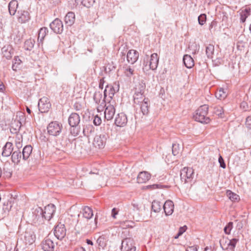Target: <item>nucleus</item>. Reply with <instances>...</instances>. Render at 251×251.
<instances>
[{
  "label": "nucleus",
  "instance_id": "obj_1",
  "mask_svg": "<svg viewBox=\"0 0 251 251\" xmlns=\"http://www.w3.org/2000/svg\"><path fill=\"white\" fill-rule=\"evenodd\" d=\"M208 105L204 104L201 106L196 111L194 115L195 120L199 122L207 124L210 122V119L207 116L208 113Z\"/></svg>",
  "mask_w": 251,
  "mask_h": 251
},
{
  "label": "nucleus",
  "instance_id": "obj_2",
  "mask_svg": "<svg viewBox=\"0 0 251 251\" xmlns=\"http://www.w3.org/2000/svg\"><path fill=\"white\" fill-rule=\"evenodd\" d=\"M194 176V170L192 168L184 167L180 171V179L184 183H191Z\"/></svg>",
  "mask_w": 251,
  "mask_h": 251
},
{
  "label": "nucleus",
  "instance_id": "obj_3",
  "mask_svg": "<svg viewBox=\"0 0 251 251\" xmlns=\"http://www.w3.org/2000/svg\"><path fill=\"white\" fill-rule=\"evenodd\" d=\"M31 221L35 225L42 224L44 223L45 219L43 216V210L38 207L35 208L30 216Z\"/></svg>",
  "mask_w": 251,
  "mask_h": 251
},
{
  "label": "nucleus",
  "instance_id": "obj_4",
  "mask_svg": "<svg viewBox=\"0 0 251 251\" xmlns=\"http://www.w3.org/2000/svg\"><path fill=\"white\" fill-rule=\"evenodd\" d=\"M62 126L57 121L50 122L48 127V132L50 135L56 136L58 135L61 131Z\"/></svg>",
  "mask_w": 251,
  "mask_h": 251
},
{
  "label": "nucleus",
  "instance_id": "obj_5",
  "mask_svg": "<svg viewBox=\"0 0 251 251\" xmlns=\"http://www.w3.org/2000/svg\"><path fill=\"white\" fill-rule=\"evenodd\" d=\"M107 138V135L105 133L96 135L93 140V146L99 149L103 148L105 145Z\"/></svg>",
  "mask_w": 251,
  "mask_h": 251
},
{
  "label": "nucleus",
  "instance_id": "obj_6",
  "mask_svg": "<svg viewBox=\"0 0 251 251\" xmlns=\"http://www.w3.org/2000/svg\"><path fill=\"white\" fill-rule=\"evenodd\" d=\"M121 250L122 251H135L133 240L130 238L124 239L122 242Z\"/></svg>",
  "mask_w": 251,
  "mask_h": 251
},
{
  "label": "nucleus",
  "instance_id": "obj_7",
  "mask_svg": "<svg viewBox=\"0 0 251 251\" xmlns=\"http://www.w3.org/2000/svg\"><path fill=\"white\" fill-rule=\"evenodd\" d=\"M38 106L41 113H46L50 109L51 104L48 98L43 97L39 100Z\"/></svg>",
  "mask_w": 251,
  "mask_h": 251
},
{
  "label": "nucleus",
  "instance_id": "obj_8",
  "mask_svg": "<svg viewBox=\"0 0 251 251\" xmlns=\"http://www.w3.org/2000/svg\"><path fill=\"white\" fill-rule=\"evenodd\" d=\"M50 28L54 32L60 34L63 30V25L62 21L58 18L55 19L50 24Z\"/></svg>",
  "mask_w": 251,
  "mask_h": 251
},
{
  "label": "nucleus",
  "instance_id": "obj_9",
  "mask_svg": "<svg viewBox=\"0 0 251 251\" xmlns=\"http://www.w3.org/2000/svg\"><path fill=\"white\" fill-rule=\"evenodd\" d=\"M55 211V207L54 204L50 203L45 206L43 210V216L45 220H50Z\"/></svg>",
  "mask_w": 251,
  "mask_h": 251
},
{
  "label": "nucleus",
  "instance_id": "obj_10",
  "mask_svg": "<svg viewBox=\"0 0 251 251\" xmlns=\"http://www.w3.org/2000/svg\"><path fill=\"white\" fill-rule=\"evenodd\" d=\"M54 235L59 240L62 239L66 235V229L63 224L57 225L54 229Z\"/></svg>",
  "mask_w": 251,
  "mask_h": 251
},
{
  "label": "nucleus",
  "instance_id": "obj_11",
  "mask_svg": "<svg viewBox=\"0 0 251 251\" xmlns=\"http://www.w3.org/2000/svg\"><path fill=\"white\" fill-rule=\"evenodd\" d=\"M41 246L44 251H53L55 248V244L48 237L42 241Z\"/></svg>",
  "mask_w": 251,
  "mask_h": 251
},
{
  "label": "nucleus",
  "instance_id": "obj_12",
  "mask_svg": "<svg viewBox=\"0 0 251 251\" xmlns=\"http://www.w3.org/2000/svg\"><path fill=\"white\" fill-rule=\"evenodd\" d=\"M127 122L126 115L124 113H119L116 117L115 120V125L120 127L125 126Z\"/></svg>",
  "mask_w": 251,
  "mask_h": 251
},
{
  "label": "nucleus",
  "instance_id": "obj_13",
  "mask_svg": "<svg viewBox=\"0 0 251 251\" xmlns=\"http://www.w3.org/2000/svg\"><path fill=\"white\" fill-rule=\"evenodd\" d=\"M29 13L25 10H18L17 12V19L19 23H25L30 19Z\"/></svg>",
  "mask_w": 251,
  "mask_h": 251
},
{
  "label": "nucleus",
  "instance_id": "obj_14",
  "mask_svg": "<svg viewBox=\"0 0 251 251\" xmlns=\"http://www.w3.org/2000/svg\"><path fill=\"white\" fill-rule=\"evenodd\" d=\"M106 106L104 111V117L105 118L109 121L113 119L115 114V108L113 105L108 104L107 105H105Z\"/></svg>",
  "mask_w": 251,
  "mask_h": 251
},
{
  "label": "nucleus",
  "instance_id": "obj_15",
  "mask_svg": "<svg viewBox=\"0 0 251 251\" xmlns=\"http://www.w3.org/2000/svg\"><path fill=\"white\" fill-rule=\"evenodd\" d=\"M139 57V53L134 50H129L126 54V59L128 63L133 64L135 63Z\"/></svg>",
  "mask_w": 251,
  "mask_h": 251
},
{
  "label": "nucleus",
  "instance_id": "obj_16",
  "mask_svg": "<svg viewBox=\"0 0 251 251\" xmlns=\"http://www.w3.org/2000/svg\"><path fill=\"white\" fill-rule=\"evenodd\" d=\"M1 53L6 59H10L14 53V50L11 45H6L1 49Z\"/></svg>",
  "mask_w": 251,
  "mask_h": 251
},
{
  "label": "nucleus",
  "instance_id": "obj_17",
  "mask_svg": "<svg viewBox=\"0 0 251 251\" xmlns=\"http://www.w3.org/2000/svg\"><path fill=\"white\" fill-rule=\"evenodd\" d=\"M159 62V57L157 53H154L151 55L149 61V69L155 70L157 68Z\"/></svg>",
  "mask_w": 251,
  "mask_h": 251
},
{
  "label": "nucleus",
  "instance_id": "obj_18",
  "mask_svg": "<svg viewBox=\"0 0 251 251\" xmlns=\"http://www.w3.org/2000/svg\"><path fill=\"white\" fill-rule=\"evenodd\" d=\"M163 209L165 214L167 216L172 215L174 209V204L173 202L171 200L166 201L163 205Z\"/></svg>",
  "mask_w": 251,
  "mask_h": 251
},
{
  "label": "nucleus",
  "instance_id": "obj_19",
  "mask_svg": "<svg viewBox=\"0 0 251 251\" xmlns=\"http://www.w3.org/2000/svg\"><path fill=\"white\" fill-rule=\"evenodd\" d=\"M68 122L70 126H76L80 122V117L77 113H72L68 119Z\"/></svg>",
  "mask_w": 251,
  "mask_h": 251
},
{
  "label": "nucleus",
  "instance_id": "obj_20",
  "mask_svg": "<svg viewBox=\"0 0 251 251\" xmlns=\"http://www.w3.org/2000/svg\"><path fill=\"white\" fill-rule=\"evenodd\" d=\"M13 144L11 142H7L3 147L2 155L5 157L9 156L13 151Z\"/></svg>",
  "mask_w": 251,
  "mask_h": 251
},
{
  "label": "nucleus",
  "instance_id": "obj_21",
  "mask_svg": "<svg viewBox=\"0 0 251 251\" xmlns=\"http://www.w3.org/2000/svg\"><path fill=\"white\" fill-rule=\"evenodd\" d=\"M151 177L150 174L147 172H140L137 177V180L139 183H143L147 182Z\"/></svg>",
  "mask_w": 251,
  "mask_h": 251
},
{
  "label": "nucleus",
  "instance_id": "obj_22",
  "mask_svg": "<svg viewBox=\"0 0 251 251\" xmlns=\"http://www.w3.org/2000/svg\"><path fill=\"white\" fill-rule=\"evenodd\" d=\"M75 19V13L73 12H69L64 18L65 24L68 26H71L74 24Z\"/></svg>",
  "mask_w": 251,
  "mask_h": 251
},
{
  "label": "nucleus",
  "instance_id": "obj_23",
  "mask_svg": "<svg viewBox=\"0 0 251 251\" xmlns=\"http://www.w3.org/2000/svg\"><path fill=\"white\" fill-rule=\"evenodd\" d=\"M148 98H145L143 94L141 92H135L133 96L134 103L136 104H139L141 102L147 100Z\"/></svg>",
  "mask_w": 251,
  "mask_h": 251
},
{
  "label": "nucleus",
  "instance_id": "obj_24",
  "mask_svg": "<svg viewBox=\"0 0 251 251\" xmlns=\"http://www.w3.org/2000/svg\"><path fill=\"white\" fill-rule=\"evenodd\" d=\"M119 90L118 87L117 88V89H115L113 86L107 85L105 87V89L104 91V99L108 95L109 98H112L114 95L116 91H118Z\"/></svg>",
  "mask_w": 251,
  "mask_h": 251
},
{
  "label": "nucleus",
  "instance_id": "obj_25",
  "mask_svg": "<svg viewBox=\"0 0 251 251\" xmlns=\"http://www.w3.org/2000/svg\"><path fill=\"white\" fill-rule=\"evenodd\" d=\"M140 110L143 115H147L149 112L150 100L149 99L147 100H145L140 104Z\"/></svg>",
  "mask_w": 251,
  "mask_h": 251
},
{
  "label": "nucleus",
  "instance_id": "obj_26",
  "mask_svg": "<svg viewBox=\"0 0 251 251\" xmlns=\"http://www.w3.org/2000/svg\"><path fill=\"white\" fill-rule=\"evenodd\" d=\"M83 217L86 220H90L93 217L92 209L88 206H85L82 210Z\"/></svg>",
  "mask_w": 251,
  "mask_h": 251
},
{
  "label": "nucleus",
  "instance_id": "obj_27",
  "mask_svg": "<svg viewBox=\"0 0 251 251\" xmlns=\"http://www.w3.org/2000/svg\"><path fill=\"white\" fill-rule=\"evenodd\" d=\"M183 61L185 66L187 68H191L194 65V60L189 55H184L183 56Z\"/></svg>",
  "mask_w": 251,
  "mask_h": 251
},
{
  "label": "nucleus",
  "instance_id": "obj_28",
  "mask_svg": "<svg viewBox=\"0 0 251 251\" xmlns=\"http://www.w3.org/2000/svg\"><path fill=\"white\" fill-rule=\"evenodd\" d=\"M32 151V147L30 145L25 146L23 149L22 157L25 160L27 159Z\"/></svg>",
  "mask_w": 251,
  "mask_h": 251
},
{
  "label": "nucleus",
  "instance_id": "obj_29",
  "mask_svg": "<svg viewBox=\"0 0 251 251\" xmlns=\"http://www.w3.org/2000/svg\"><path fill=\"white\" fill-rule=\"evenodd\" d=\"M18 6V3L17 0H13L11 1L8 5V9L11 15H14Z\"/></svg>",
  "mask_w": 251,
  "mask_h": 251
},
{
  "label": "nucleus",
  "instance_id": "obj_30",
  "mask_svg": "<svg viewBox=\"0 0 251 251\" xmlns=\"http://www.w3.org/2000/svg\"><path fill=\"white\" fill-rule=\"evenodd\" d=\"M238 241V239H236V238H233L231 240H228V243H227V247L224 248V246L223 245V242L224 241V240H223L220 241L221 246L223 250L227 249L228 247H230V249L231 250H233L235 248L236 244Z\"/></svg>",
  "mask_w": 251,
  "mask_h": 251
},
{
  "label": "nucleus",
  "instance_id": "obj_31",
  "mask_svg": "<svg viewBox=\"0 0 251 251\" xmlns=\"http://www.w3.org/2000/svg\"><path fill=\"white\" fill-rule=\"evenodd\" d=\"M102 94L100 92H96L93 96V99L95 102L97 104H102L104 103V100L102 99Z\"/></svg>",
  "mask_w": 251,
  "mask_h": 251
},
{
  "label": "nucleus",
  "instance_id": "obj_32",
  "mask_svg": "<svg viewBox=\"0 0 251 251\" xmlns=\"http://www.w3.org/2000/svg\"><path fill=\"white\" fill-rule=\"evenodd\" d=\"M21 158V152L19 151H15L12 153L11 159L12 162L15 164H18L19 163Z\"/></svg>",
  "mask_w": 251,
  "mask_h": 251
},
{
  "label": "nucleus",
  "instance_id": "obj_33",
  "mask_svg": "<svg viewBox=\"0 0 251 251\" xmlns=\"http://www.w3.org/2000/svg\"><path fill=\"white\" fill-rule=\"evenodd\" d=\"M227 96L226 90L223 88H220L216 93L215 97L219 100H222L226 98Z\"/></svg>",
  "mask_w": 251,
  "mask_h": 251
},
{
  "label": "nucleus",
  "instance_id": "obj_34",
  "mask_svg": "<svg viewBox=\"0 0 251 251\" xmlns=\"http://www.w3.org/2000/svg\"><path fill=\"white\" fill-rule=\"evenodd\" d=\"M94 131V127L91 125H85L83 129V133L84 135L86 136H89Z\"/></svg>",
  "mask_w": 251,
  "mask_h": 251
},
{
  "label": "nucleus",
  "instance_id": "obj_35",
  "mask_svg": "<svg viewBox=\"0 0 251 251\" xmlns=\"http://www.w3.org/2000/svg\"><path fill=\"white\" fill-rule=\"evenodd\" d=\"M48 32L47 27H44L40 28L38 32V41L42 42Z\"/></svg>",
  "mask_w": 251,
  "mask_h": 251
},
{
  "label": "nucleus",
  "instance_id": "obj_36",
  "mask_svg": "<svg viewBox=\"0 0 251 251\" xmlns=\"http://www.w3.org/2000/svg\"><path fill=\"white\" fill-rule=\"evenodd\" d=\"M205 52L207 57L212 58L214 52V46L212 44H209L206 47Z\"/></svg>",
  "mask_w": 251,
  "mask_h": 251
},
{
  "label": "nucleus",
  "instance_id": "obj_37",
  "mask_svg": "<svg viewBox=\"0 0 251 251\" xmlns=\"http://www.w3.org/2000/svg\"><path fill=\"white\" fill-rule=\"evenodd\" d=\"M35 41L34 40L29 39L26 40L25 42L24 48L27 50H31L34 45Z\"/></svg>",
  "mask_w": 251,
  "mask_h": 251
},
{
  "label": "nucleus",
  "instance_id": "obj_38",
  "mask_svg": "<svg viewBox=\"0 0 251 251\" xmlns=\"http://www.w3.org/2000/svg\"><path fill=\"white\" fill-rule=\"evenodd\" d=\"M35 236L29 233H25V241L26 244H32L34 242Z\"/></svg>",
  "mask_w": 251,
  "mask_h": 251
},
{
  "label": "nucleus",
  "instance_id": "obj_39",
  "mask_svg": "<svg viewBox=\"0 0 251 251\" xmlns=\"http://www.w3.org/2000/svg\"><path fill=\"white\" fill-rule=\"evenodd\" d=\"M226 195L228 198L232 201H238L240 199L239 196L238 195L233 193L230 190H227Z\"/></svg>",
  "mask_w": 251,
  "mask_h": 251
},
{
  "label": "nucleus",
  "instance_id": "obj_40",
  "mask_svg": "<svg viewBox=\"0 0 251 251\" xmlns=\"http://www.w3.org/2000/svg\"><path fill=\"white\" fill-rule=\"evenodd\" d=\"M161 204L159 201H154L152 202L151 208L154 212H159L161 209Z\"/></svg>",
  "mask_w": 251,
  "mask_h": 251
},
{
  "label": "nucleus",
  "instance_id": "obj_41",
  "mask_svg": "<svg viewBox=\"0 0 251 251\" xmlns=\"http://www.w3.org/2000/svg\"><path fill=\"white\" fill-rule=\"evenodd\" d=\"M13 64L12 68L14 71H16L19 68V66L21 65L22 60L19 58V56H15L13 60Z\"/></svg>",
  "mask_w": 251,
  "mask_h": 251
},
{
  "label": "nucleus",
  "instance_id": "obj_42",
  "mask_svg": "<svg viewBox=\"0 0 251 251\" xmlns=\"http://www.w3.org/2000/svg\"><path fill=\"white\" fill-rule=\"evenodd\" d=\"M146 88V85L144 83H140L136 86L135 88V92H141L142 94L144 95Z\"/></svg>",
  "mask_w": 251,
  "mask_h": 251
},
{
  "label": "nucleus",
  "instance_id": "obj_43",
  "mask_svg": "<svg viewBox=\"0 0 251 251\" xmlns=\"http://www.w3.org/2000/svg\"><path fill=\"white\" fill-rule=\"evenodd\" d=\"M213 113L219 116H221L224 112L223 107L220 106H215L213 107Z\"/></svg>",
  "mask_w": 251,
  "mask_h": 251
},
{
  "label": "nucleus",
  "instance_id": "obj_44",
  "mask_svg": "<svg viewBox=\"0 0 251 251\" xmlns=\"http://www.w3.org/2000/svg\"><path fill=\"white\" fill-rule=\"evenodd\" d=\"M180 151V148L178 144H173L172 145V153L174 156L179 154Z\"/></svg>",
  "mask_w": 251,
  "mask_h": 251
},
{
  "label": "nucleus",
  "instance_id": "obj_45",
  "mask_svg": "<svg viewBox=\"0 0 251 251\" xmlns=\"http://www.w3.org/2000/svg\"><path fill=\"white\" fill-rule=\"evenodd\" d=\"M97 243L98 244L99 246L103 248L106 246V242L105 238L103 236H100L97 239Z\"/></svg>",
  "mask_w": 251,
  "mask_h": 251
},
{
  "label": "nucleus",
  "instance_id": "obj_46",
  "mask_svg": "<svg viewBox=\"0 0 251 251\" xmlns=\"http://www.w3.org/2000/svg\"><path fill=\"white\" fill-rule=\"evenodd\" d=\"M95 2V0H82V4L87 8L90 7L93 5Z\"/></svg>",
  "mask_w": 251,
  "mask_h": 251
},
{
  "label": "nucleus",
  "instance_id": "obj_47",
  "mask_svg": "<svg viewBox=\"0 0 251 251\" xmlns=\"http://www.w3.org/2000/svg\"><path fill=\"white\" fill-rule=\"evenodd\" d=\"M134 70L130 66L125 67V73L128 77H130L133 75Z\"/></svg>",
  "mask_w": 251,
  "mask_h": 251
},
{
  "label": "nucleus",
  "instance_id": "obj_48",
  "mask_svg": "<svg viewBox=\"0 0 251 251\" xmlns=\"http://www.w3.org/2000/svg\"><path fill=\"white\" fill-rule=\"evenodd\" d=\"M22 124L19 121H14L12 123L11 127L16 129V130H20Z\"/></svg>",
  "mask_w": 251,
  "mask_h": 251
},
{
  "label": "nucleus",
  "instance_id": "obj_49",
  "mask_svg": "<svg viewBox=\"0 0 251 251\" xmlns=\"http://www.w3.org/2000/svg\"><path fill=\"white\" fill-rule=\"evenodd\" d=\"M206 20V16L205 14H201L198 17V21L200 25H203Z\"/></svg>",
  "mask_w": 251,
  "mask_h": 251
},
{
  "label": "nucleus",
  "instance_id": "obj_50",
  "mask_svg": "<svg viewBox=\"0 0 251 251\" xmlns=\"http://www.w3.org/2000/svg\"><path fill=\"white\" fill-rule=\"evenodd\" d=\"M22 139V136L21 135H17L15 139V144L18 148L22 147L21 141Z\"/></svg>",
  "mask_w": 251,
  "mask_h": 251
},
{
  "label": "nucleus",
  "instance_id": "obj_51",
  "mask_svg": "<svg viewBox=\"0 0 251 251\" xmlns=\"http://www.w3.org/2000/svg\"><path fill=\"white\" fill-rule=\"evenodd\" d=\"M233 227V223L229 222L224 228V231L226 234H229Z\"/></svg>",
  "mask_w": 251,
  "mask_h": 251
},
{
  "label": "nucleus",
  "instance_id": "obj_52",
  "mask_svg": "<svg viewBox=\"0 0 251 251\" xmlns=\"http://www.w3.org/2000/svg\"><path fill=\"white\" fill-rule=\"evenodd\" d=\"M93 123L96 126L100 125L101 123V118L98 115L95 116L93 120Z\"/></svg>",
  "mask_w": 251,
  "mask_h": 251
},
{
  "label": "nucleus",
  "instance_id": "obj_53",
  "mask_svg": "<svg viewBox=\"0 0 251 251\" xmlns=\"http://www.w3.org/2000/svg\"><path fill=\"white\" fill-rule=\"evenodd\" d=\"M149 58L147 56L146 61L145 60V59L144 60L143 65L144 67H143V70L145 71V70H146L148 71L150 69H149Z\"/></svg>",
  "mask_w": 251,
  "mask_h": 251
},
{
  "label": "nucleus",
  "instance_id": "obj_54",
  "mask_svg": "<svg viewBox=\"0 0 251 251\" xmlns=\"http://www.w3.org/2000/svg\"><path fill=\"white\" fill-rule=\"evenodd\" d=\"M219 162L220 164V167L225 169L226 167V164L224 162V160L223 157L221 156H220L218 159Z\"/></svg>",
  "mask_w": 251,
  "mask_h": 251
},
{
  "label": "nucleus",
  "instance_id": "obj_55",
  "mask_svg": "<svg viewBox=\"0 0 251 251\" xmlns=\"http://www.w3.org/2000/svg\"><path fill=\"white\" fill-rule=\"evenodd\" d=\"M246 125L249 129H251V116H249L247 118Z\"/></svg>",
  "mask_w": 251,
  "mask_h": 251
},
{
  "label": "nucleus",
  "instance_id": "obj_56",
  "mask_svg": "<svg viewBox=\"0 0 251 251\" xmlns=\"http://www.w3.org/2000/svg\"><path fill=\"white\" fill-rule=\"evenodd\" d=\"M149 186L154 189H161V188H163L166 187V186L162 185L160 184H153L152 185H150Z\"/></svg>",
  "mask_w": 251,
  "mask_h": 251
},
{
  "label": "nucleus",
  "instance_id": "obj_57",
  "mask_svg": "<svg viewBox=\"0 0 251 251\" xmlns=\"http://www.w3.org/2000/svg\"><path fill=\"white\" fill-rule=\"evenodd\" d=\"M240 107L241 108H242L244 110L246 111L248 110V105L246 102L243 101L241 102L240 104Z\"/></svg>",
  "mask_w": 251,
  "mask_h": 251
},
{
  "label": "nucleus",
  "instance_id": "obj_58",
  "mask_svg": "<svg viewBox=\"0 0 251 251\" xmlns=\"http://www.w3.org/2000/svg\"><path fill=\"white\" fill-rule=\"evenodd\" d=\"M249 16H248L247 15H246V14H244L242 12L241 14V16H240V20L242 22V23H244L245 22L246 20V18L248 17Z\"/></svg>",
  "mask_w": 251,
  "mask_h": 251
},
{
  "label": "nucleus",
  "instance_id": "obj_59",
  "mask_svg": "<svg viewBox=\"0 0 251 251\" xmlns=\"http://www.w3.org/2000/svg\"><path fill=\"white\" fill-rule=\"evenodd\" d=\"M132 210L134 211H138L139 209V205L137 203H133L131 204Z\"/></svg>",
  "mask_w": 251,
  "mask_h": 251
},
{
  "label": "nucleus",
  "instance_id": "obj_60",
  "mask_svg": "<svg viewBox=\"0 0 251 251\" xmlns=\"http://www.w3.org/2000/svg\"><path fill=\"white\" fill-rule=\"evenodd\" d=\"M74 109L76 111H79L81 109V105L78 103H75L74 105Z\"/></svg>",
  "mask_w": 251,
  "mask_h": 251
},
{
  "label": "nucleus",
  "instance_id": "obj_61",
  "mask_svg": "<svg viewBox=\"0 0 251 251\" xmlns=\"http://www.w3.org/2000/svg\"><path fill=\"white\" fill-rule=\"evenodd\" d=\"M186 251H198V250L196 246H191L188 247Z\"/></svg>",
  "mask_w": 251,
  "mask_h": 251
},
{
  "label": "nucleus",
  "instance_id": "obj_62",
  "mask_svg": "<svg viewBox=\"0 0 251 251\" xmlns=\"http://www.w3.org/2000/svg\"><path fill=\"white\" fill-rule=\"evenodd\" d=\"M118 214V211H117L116 209L115 208H114L112 210V216L115 219L116 218V215Z\"/></svg>",
  "mask_w": 251,
  "mask_h": 251
},
{
  "label": "nucleus",
  "instance_id": "obj_63",
  "mask_svg": "<svg viewBox=\"0 0 251 251\" xmlns=\"http://www.w3.org/2000/svg\"><path fill=\"white\" fill-rule=\"evenodd\" d=\"M251 9L250 8H246L244 11H242V13L244 14H246L248 16H249L250 14Z\"/></svg>",
  "mask_w": 251,
  "mask_h": 251
},
{
  "label": "nucleus",
  "instance_id": "obj_64",
  "mask_svg": "<svg viewBox=\"0 0 251 251\" xmlns=\"http://www.w3.org/2000/svg\"><path fill=\"white\" fill-rule=\"evenodd\" d=\"M104 82V78H101L100 79V83H99L100 88H101V89L103 88Z\"/></svg>",
  "mask_w": 251,
  "mask_h": 251
}]
</instances>
